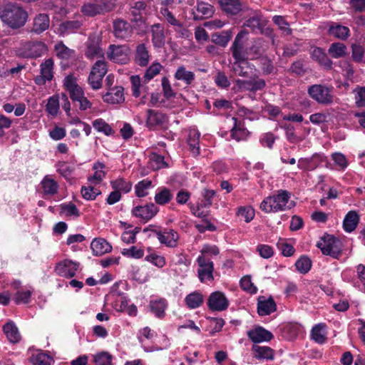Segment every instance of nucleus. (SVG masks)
Here are the masks:
<instances>
[{
  "instance_id": "f257e3e1",
  "label": "nucleus",
  "mask_w": 365,
  "mask_h": 365,
  "mask_svg": "<svg viewBox=\"0 0 365 365\" xmlns=\"http://www.w3.org/2000/svg\"><path fill=\"white\" fill-rule=\"evenodd\" d=\"M0 18L10 28L19 29L25 25L28 14L20 4L7 2L0 7Z\"/></svg>"
},
{
  "instance_id": "f03ea898",
  "label": "nucleus",
  "mask_w": 365,
  "mask_h": 365,
  "mask_svg": "<svg viewBox=\"0 0 365 365\" xmlns=\"http://www.w3.org/2000/svg\"><path fill=\"white\" fill-rule=\"evenodd\" d=\"M290 198V193L287 190H280L276 195L269 196L263 200L260 204V209L265 212H278L290 209L294 206V202H291L287 205Z\"/></svg>"
},
{
  "instance_id": "7ed1b4c3",
  "label": "nucleus",
  "mask_w": 365,
  "mask_h": 365,
  "mask_svg": "<svg viewBox=\"0 0 365 365\" xmlns=\"http://www.w3.org/2000/svg\"><path fill=\"white\" fill-rule=\"evenodd\" d=\"M322 254L329 255L334 259H339L341 255L342 243L334 235H324L317 244Z\"/></svg>"
},
{
  "instance_id": "20e7f679",
  "label": "nucleus",
  "mask_w": 365,
  "mask_h": 365,
  "mask_svg": "<svg viewBox=\"0 0 365 365\" xmlns=\"http://www.w3.org/2000/svg\"><path fill=\"white\" fill-rule=\"evenodd\" d=\"M115 8V0H105L101 3H85L81 7V12L88 17L104 15Z\"/></svg>"
},
{
  "instance_id": "39448f33",
  "label": "nucleus",
  "mask_w": 365,
  "mask_h": 365,
  "mask_svg": "<svg viewBox=\"0 0 365 365\" xmlns=\"http://www.w3.org/2000/svg\"><path fill=\"white\" fill-rule=\"evenodd\" d=\"M333 88L324 85L315 84L308 88V93L317 102L321 104L329 105L333 103Z\"/></svg>"
},
{
  "instance_id": "423d86ee",
  "label": "nucleus",
  "mask_w": 365,
  "mask_h": 365,
  "mask_svg": "<svg viewBox=\"0 0 365 365\" xmlns=\"http://www.w3.org/2000/svg\"><path fill=\"white\" fill-rule=\"evenodd\" d=\"M130 48L128 45H110L107 52V57L110 61L125 64L130 61Z\"/></svg>"
},
{
  "instance_id": "0eeeda50",
  "label": "nucleus",
  "mask_w": 365,
  "mask_h": 365,
  "mask_svg": "<svg viewBox=\"0 0 365 365\" xmlns=\"http://www.w3.org/2000/svg\"><path fill=\"white\" fill-rule=\"evenodd\" d=\"M248 34L246 30L240 31L230 47L232 57L237 61H245L246 60V52L245 50V41L244 38Z\"/></svg>"
},
{
  "instance_id": "6e6552de",
  "label": "nucleus",
  "mask_w": 365,
  "mask_h": 365,
  "mask_svg": "<svg viewBox=\"0 0 365 365\" xmlns=\"http://www.w3.org/2000/svg\"><path fill=\"white\" fill-rule=\"evenodd\" d=\"M207 304L211 311L222 312L228 308L229 300L223 292L216 291L211 293Z\"/></svg>"
},
{
  "instance_id": "1a4fd4ad",
  "label": "nucleus",
  "mask_w": 365,
  "mask_h": 365,
  "mask_svg": "<svg viewBox=\"0 0 365 365\" xmlns=\"http://www.w3.org/2000/svg\"><path fill=\"white\" fill-rule=\"evenodd\" d=\"M221 10L228 16H236L247 7L242 0H218Z\"/></svg>"
},
{
  "instance_id": "9d476101",
  "label": "nucleus",
  "mask_w": 365,
  "mask_h": 365,
  "mask_svg": "<svg viewBox=\"0 0 365 365\" xmlns=\"http://www.w3.org/2000/svg\"><path fill=\"white\" fill-rule=\"evenodd\" d=\"M197 262L200 267L197 273L200 282H204L205 279L213 280V262L205 258V256H199Z\"/></svg>"
},
{
  "instance_id": "9b49d317",
  "label": "nucleus",
  "mask_w": 365,
  "mask_h": 365,
  "mask_svg": "<svg viewBox=\"0 0 365 365\" xmlns=\"http://www.w3.org/2000/svg\"><path fill=\"white\" fill-rule=\"evenodd\" d=\"M78 267L79 263L73 262L69 259H65L56 265L55 270L56 273L61 277L71 278L75 276Z\"/></svg>"
},
{
  "instance_id": "f8f14e48",
  "label": "nucleus",
  "mask_w": 365,
  "mask_h": 365,
  "mask_svg": "<svg viewBox=\"0 0 365 365\" xmlns=\"http://www.w3.org/2000/svg\"><path fill=\"white\" fill-rule=\"evenodd\" d=\"M153 232L161 244L172 248L178 246L179 235L174 230H165L164 232L154 230Z\"/></svg>"
},
{
  "instance_id": "ddd939ff",
  "label": "nucleus",
  "mask_w": 365,
  "mask_h": 365,
  "mask_svg": "<svg viewBox=\"0 0 365 365\" xmlns=\"http://www.w3.org/2000/svg\"><path fill=\"white\" fill-rule=\"evenodd\" d=\"M158 212V207L154 203H150L144 206L135 207L132 210V214L147 221L153 218Z\"/></svg>"
},
{
  "instance_id": "4468645a",
  "label": "nucleus",
  "mask_w": 365,
  "mask_h": 365,
  "mask_svg": "<svg viewBox=\"0 0 365 365\" xmlns=\"http://www.w3.org/2000/svg\"><path fill=\"white\" fill-rule=\"evenodd\" d=\"M237 85L242 89L250 92H256L262 90L266 86V82L264 79L251 78L250 80H237Z\"/></svg>"
},
{
  "instance_id": "2eb2a0df",
  "label": "nucleus",
  "mask_w": 365,
  "mask_h": 365,
  "mask_svg": "<svg viewBox=\"0 0 365 365\" xmlns=\"http://www.w3.org/2000/svg\"><path fill=\"white\" fill-rule=\"evenodd\" d=\"M247 336L254 343L269 341L273 338L269 331L259 326L248 331Z\"/></svg>"
},
{
  "instance_id": "dca6fc26",
  "label": "nucleus",
  "mask_w": 365,
  "mask_h": 365,
  "mask_svg": "<svg viewBox=\"0 0 365 365\" xmlns=\"http://www.w3.org/2000/svg\"><path fill=\"white\" fill-rule=\"evenodd\" d=\"M277 305L272 297L267 299L264 296H260L257 302V312L260 316L269 315L275 312Z\"/></svg>"
},
{
  "instance_id": "f3484780",
  "label": "nucleus",
  "mask_w": 365,
  "mask_h": 365,
  "mask_svg": "<svg viewBox=\"0 0 365 365\" xmlns=\"http://www.w3.org/2000/svg\"><path fill=\"white\" fill-rule=\"evenodd\" d=\"M25 57L37 58L46 51V45L42 42H28L24 45Z\"/></svg>"
},
{
  "instance_id": "a211bd4d",
  "label": "nucleus",
  "mask_w": 365,
  "mask_h": 365,
  "mask_svg": "<svg viewBox=\"0 0 365 365\" xmlns=\"http://www.w3.org/2000/svg\"><path fill=\"white\" fill-rule=\"evenodd\" d=\"M103 101L106 103L116 104L124 101L123 88L115 86L109 88L108 92L103 96Z\"/></svg>"
},
{
  "instance_id": "6ab92c4d",
  "label": "nucleus",
  "mask_w": 365,
  "mask_h": 365,
  "mask_svg": "<svg viewBox=\"0 0 365 365\" xmlns=\"http://www.w3.org/2000/svg\"><path fill=\"white\" fill-rule=\"evenodd\" d=\"M147 4L143 1H138L130 6V14L132 16V21H143L146 14Z\"/></svg>"
},
{
  "instance_id": "aec40b11",
  "label": "nucleus",
  "mask_w": 365,
  "mask_h": 365,
  "mask_svg": "<svg viewBox=\"0 0 365 365\" xmlns=\"http://www.w3.org/2000/svg\"><path fill=\"white\" fill-rule=\"evenodd\" d=\"M160 14L168 23L175 27V31L181 33L182 36H185L187 34L188 31L183 28L182 24L174 16L168 8H162L160 9Z\"/></svg>"
},
{
  "instance_id": "412c9836",
  "label": "nucleus",
  "mask_w": 365,
  "mask_h": 365,
  "mask_svg": "<svg viewBox=\"0 0 365 365\" xmlns=\"http://www.w3.org/2000/svg\"><path fill=\"white\" fill-rule=\"evenodd\" d=\"M113 33L116 38L125 39L130 35V26L125 21L115 20L113 21Z\"/></svg>"
},
{
  "instance_id": "4be33fe9",
  "label": "nucleus",
  "mask_w": 365,
  "mask_h": 365,
  "mask_svg": "<svg viewBox=\"0 0 365 365\" xmlns=\"http://www.w3.org/2000/svg\"><path fill=\"white\" fill-rule=\"evenodd\" d=\"M91 248L95 255L101 256L110 252L112 246L103 238H96L92 241Z\"/></svg>"
},
{
  "instance_id": "5701e85b",
  "label": "nucleus",
  "mask_w": 365,
  "mask_h": 365,
  "mask_svg": "<svg viewBox=\"0 0 365 365\" xmlns=\"http://www.w3.org/2000/svg\"><path fill=\"white\" fill-rule=\"evenodd\" d=\"M134 60L141 67L148 66L150 61V55L145 43H140L137 46Z\"/></svg>"
},
{
  "instance_id": "b1692460",
  "label": "nucleus",
  "mask_w": 365,
  "mask_h": 365,
  "mask_svg": "<svg viewBox=\"0 0 365 365\" xmlns=\"http://www.w3.org/2000/svg\"><path fill=\"white\" fill-rule=\"evenodd\" d=\"M214 14V7L205 2H198L196 12H193L194 19H202L211 17Z\"/></svg>"
},
{
  "instance_id": "393cba45",
  "label": "nucleus",
  "mask_w": 365,
  "mask_h": 365,
  "mask_svg": "<svg viewBox=\"0 0 365 365\" xmlns=\"http://www.w3.org/2000/svg\"><path fill=\"white\" fill-rule=\"evenodd\" d=\"M3 331L9 341L13 344L19 342L21 339L19 329L12 321L8 322L3 326Z\"/></svg>"
},
{
  "instance_id": "a878e982",
  "label": "nucleus",
  "mask_w": 365,
  "mask_h": 365,
  "mask_svg": "<svg viewBox=\"0 0 365 365\" xmlns=\"http://www.w3.org/2000/svg\"><path fill=\"white\" fill-rule=\"evenodd\" d=\"M50 19L47 14H40L34 20L32 31L41 34L48 29Z\"/></svg>"
},
{
  "instance_id": "bb28decb",
  "label": "nucleus",
  "mask_w": 365,
  "mask_h": 365,
  "mask_svg": "<svg viewBox=\"0 0 365 365\" xmlns=\"http://www.w3.org/2000/svg\"><path fill=\"white\" fill-rule=\"evenodd\" d=\"M165 120V115L154 110L148 109L147 110L146 125L148 128H153L155 125H162Z\"/></svg>"
},
{
  "instance_id": "cd10ccee",
  "label": "nucleus",
  "mask_w": 365,
  "mask_h": 365,
  "mask_svg": "<svg viewBox=\"0 0 365 365\" xmlns=\"http://www.w3.org/2000/svg\"><path fill=\"white\" fill-rule=\"evenodd\" d=\"M152 41L155 48H161L165 44V34L163 28L159 24H154L151 27Z\"/></svg>"
},
{
  "instance_id": "c85d7f7f",
  "label": "nucleus",
  "mask_w": 365,
  "mask_h": 365,
  "mask_svg": "<svg viewBox=\"0 0 365 365\" xmlns=\"http://www.w3.org/2000/svg\"><path fill=\"white\" fill-rule=\"evenodd\" d=\"M359 222V216L356 211H349L345 216L343 222V227L347 232H353Z\"/></svg>"
},
{
  "instance_id": "c756f323",
  "label": "nucleus",
  "mask_w": 365,
  "mask_h": 365,
  "mask_svg": "<svg viewBox=\"0 0 365 365\" xmlns=\"http://www.w3.org/2000/svg\"><path fill=\"white\" fill-rule=\"evenodd\" d=\"M312 57L324 68L327 70H331L332 68L331 60L329 58L322 48H315L312 52Z\"/></svg>"
},
{
  "instance_id": "7c9ffc66",
  "label": "nucleus",
  "mask_w": 365,
  "mask_h": 365,
  "mask_svg": "<svg viewBox=\"0 0 365 365\" xmlns=\"http://www.w3.org/2000/svg\"><path fill=\"white\" fill-rule=\"evenodd\" d=\"M232 119L235 120V125L231 130L232 138L237 141L245 140L250 134L249 131L244 127V123H238L236 118Z\"/></svg>"
},
{
  "instance_id": "2f4dec72",
  "label": "nucleus",
  "mask_w": 365,
  "mask_h": 365,
  "mask_svg": "<svg viewBox=\"0 0 365 365\" xmlns=\"http://www.w3.org/2000/svg\"><path fill=\"white\" fill-rule=\"evenodd\" d=\"M232 33L230 30L216 32L212 34L211 41L221 47H226L232 38Z\"/></svg>"
},
{
  "instance_id": "473e14b6",
  "label": "nucleus",
  "mask_w": 365,
  "mask_h": 365,
  "mask_svg": "<svg viewBox=\"0 0 365 365\" xmlns=\"http://www.w3.org/2000/svg\"><path fill=\"white\" fill-rule=\"evenodd\" d=\"M81 26V22L78 20L66 21L59 24L58 31L61 36H64L66 34L74 32Z\"/></svg>"
},
{
  "instance_id": "72a5a7b5",
  "label": "nucleus",
  "mask_w": 365,
  "mask_h": 365,
  "mask_svg": "<svg viewBox=\"0 0 365 365\" xmlns=\"http://www.w3.org/2000/svg\"><path fill=\"white\" fill-rule=\"evenodd\" d=\"M254 356L257 359H272L274 351L269 346L253 345L252 349Z\"/></svg>"
},
{
  "instance_id": "f704fd0d",
  "label": "nucleus",
  "mask_w": 365,
  "mask_h": 365,
  "mask_svg": "<svg viewBox=\"0 0 365 365\" xmlns=\"http://www.w3.org/2000/svg\"><path fill=\"white\" fill-rule=\"evenodd\" d=\"M167 306L168 303L164 299L151 301L150 303V311L158 318H163L165 316V309Z\"/></svg>"
},
{
  "instance_id": "c9c22d12",
  "label": "nucleus",
  "mask_w": 365,
  "mask_h": 365,
  "mask_svg": "<svg viewBox=\"0 0 365 365\" xmlns=\"http://www.w3.org/2000/svg\"><path fill=\"white\" fill-rule=\"evenodd\" d=\"M185 303L186 305L190 309H195L201 306L204 302V297L203 295L198 292H194L190 294H189L185 297Z\"/></svg>"
},
{
  "instance_id": "e433bc0d",
  "label": "nucleus",
  "mask_w": 365,
  "mask_h": 365,
  "mask_svg": "<svg viewBox=\"0 0 365 365\" xmlns=\"http://www.w3.org/2000/svg\"><path fill=\"white\" fill-rule=\"evenodd\" d=\"M41 186L46 195H55L58 188L57 182L48 176L44 177L42 180Z\"/></svg>"
},
{
  "instance_id": "4c0bfd02",
  "label": "nucleus",
  "mask_w": 365,
  "mask_h": 365,
  "mask_svg": "<svg viewBox=\"0 0 365 365\" xmlns=\"http://www.w3.org/2000/svg\"><path fill=\"white\" fill-rule=\"evenodd\" d=\"M329 34L336 38L344 40L349 36V29L346 26L337 24L329 27Z\"/></svg>"
},
{
  "instance_id": "58836bf2",
  "label": "nucleus",
  "mask_w": 365,
  "mask_h": 365,
  "mask_svg": "<svg viewBox=\"0 0 365 365\" xmlns=\"http://www.w3.org/2000/svg\"><path fill=\"white\" fill-rule=\"evenodd\" d=\"M175 78L177 80L184 81L186 84L190 85L195 79V74L192 71H186L184 66H180L175 72Z\"/></svg>"
},
{
  "instance_id": "ea45409f",
  "label": "nucleus",
  "mask_w": 365,
  "mask_h": 365,
  "mask_svg": "<svg viewBox=\"0 0 365 365\" xmlns=\"http://www.w3.org/2000/svg\"><path fill=\"white\" fill-rule=\"evenodd\" d=\"M105 168V165L102 163L98 162L94 164L93 169L96 170L93 176L88 178V181L91 183L98 184L100 183L103 178L106 176V173L102 170Z\"/></svg>"
},
{
  "instance_id": "a19ab883",
  "label": "nucleus",
  "mask_w": 365,
  "mask_h": 365,
  "mask_svg": "<svg viewBox=\"0 0 365 365\" xmlns=\"http://www.w3.org/2000/svg\"><path fill=\"white\" fill-rule=\"evenodd\" d=\"M324 325L319 324L315 325L311 331L312 339L318 344H323L326 341L325 333L324 332Z\"/></svg>"
},
{
  "instance_id": "79ce46f5",
  "label": "nucleus",
  "mask_w": 365,
  "mask_h": 365,
  "mask_svg": "<svg viewBox=\"0 0 365 365\" xmlns=\"http://www.w3.org/2000/svg\"><path fill=\"white\" fill-rule=\"evenodd\" d=\"M173 198L170 190L166 187L162 188L155 195V201L158 205H163L168 203Z\"/></svg>"
},
{
  "instance_id": "37998d69",
  "label": "nucleus",
  "mask_w": 365,
  "mask_h": 365,
  "mask_svg": "<svg viewBox=\"0 0 365 365\" xmlns=\"http://www.w3.org/2000/svg\"><path fill=\"white\" fill-rule=\"evenodd\" d=\"M346 46L342 43H333L330 45L328 52L333 58H340L346 54Z\"/></svg>"
},
{
  "instance_id": "c03bdc74",
  "label": "nucleus",
  "mask_w": 365,
  "mask_h": 365,
  "mask_svg": "<svg viewBox=\"0 0 365 365\" xmlns=\"http://www.w3.org/2000/svg\"><path fill=\"white\" fill-rule=\"evenodd\" d=\"M86 56L89 58L103 56V52L98 42L90 41L88 43Z\"/></svg>"
},
{
  "instance_id": "a18cd8bd",
  "label": "nucleus",
  "mask_w": 365,
  "mask_h": 365,
  "mask_svg": "<svg viewBox=\"0 0 365 365\" xmlns=\"http://www.w3.org/2000/svg\"><path fill=\"white\" fill-rule=\"evenodd\" d=\"M272 20L284 34L287 36L292 34V30L289 28V24L285 20L284 16L277 15L273 16Z\"/></svg>"
},
{
  "instance_id": "49530a36",
  "label": "nucleus",
  "mask_w": 365,
  "mask_h": 365,
  "mask_svg": "<svg viewBox=\"0 0 365 365\" xmlns=\"http://www.w3.org/2000/svg\"><path fill=\"white\" fill-rule=\"evenodd\" d=\"M199 138L200 133L198 132L193 131L190 133L187 144L195 155H197L200 153Z\"/></svg>"
},
{
  "instance_id": "de8ad7c7",
  "label": "nucleus",
  "mask_w": 365,
  "mask_h": 365,
  "mask_svg": "<svg viewBox=\"0 0 365 365\" xmlns=\"http://www.w3.org/2000/svg\"><path fill=\"white\" fill-rule=\"evenodd\" d=\"M56 56L62 59H68L74 54V51L66 46L63 42H59L54 47Z\"/></svg>"
},
{
  "instance_id": "09e8293b",
  "label": "nucleus",
  "mask_w": 365,
  "mask_h": 365,
  "mask_svg": "<svg viewBox=\"0 0 365 365\" xmlns=\"http://www.w3.org/2000/svg\"><path fill=\"white\" fill-rule=\"evenodd\" d=\"M59 98L58 96H53L48 99L47 104L46 106V110L48 114L56 116L59 110Z\"/></svg>"
},
{
  "instance_id": "8fccbe9b",
  "label": "nucleus",
  "mask_w": 365,
  "mask_h": 365,
  "mask_svg": "<svg viewBox=\"0 0 365 365\" xmlns=\"http://www.w3.org/2000/svg\"><path fill=\"white\" fill-rule=\"evenodd\" d=\"M53 61L52 58H48L41 64V74L45 78L51 81L53 76Z\"/></svg>"
},
{
  "instance_id": "3c124183",
  "label": "nucleus",
  "mask_w": 365,
  "mask_h": 365,
  "mask_svg": "<svg viewBox=\"0 0 365 365\" xmlns=\"http://www.w3.org/2000/svg\"><path fill=\"white\" fill-rule=\"evenodd\" d=\"M93 126L98 132H102L106 135H112L114 132L112 128L102 118H98L93 122Z\"/></svg>"
},
{
  "instance_id": "603ef678",
  "label": "nucleus",
  "mask_w": 365,
  "mask_h": 365,
  "mask_svg": "<svg viewBox=\"0 0 365 365\" xmlns=\"http://www.w3.org/2000/svg\"><path fill=\"white\" fill-rule=\"evenodd\" d=\"M296 269L302 274H306L312 267V261L307 256L301 257L295 263Z\"/></svg>"
},
{
  "instance_id": "864d4df0",
  "label": "nucleus",
  "mask_w": 365,
  "mask_h": 365,
  "mask_svg": "<svg viewBox=\"0 0 365 365\" xmlns=\"http://www.w3.org/2000/svg\"><path fill=\"white\" fill-rule=\"evenodd\" d=\"M52 358L44 353H38L31 357V361L34 365H51Z\"/></svg>"
},
{
  "instance_id": "5fc2aeb1",
  "label": "nucleus",
  "mask_w": 365,
  "mask_h": 365,
  "mask_svg": "<svg viewBox=\"0 0 365 365\" xmlns=\"http://www.w3.org/2000/svg\"><path fill=\"white\" fill-rule=\"evenodd\" d=\"M110 183L112 187L119 192L123 191L124 192H128L132 187V184L130 182L125 181L123 178H119L114 181H111Z\"/></svg>"
},
{
  "instance_id": "6e6d98bb",
  "label": "nucleus",
  "mask_w": 365,
  "mask_h": 365,
  "mask_svg": "<svg viewBox=\"0 0 365 365\" xmlns=\"http://www.w3.org/2000/svg\"><path fill=\"white\" fill-rule=\"evenodd\" d=\"M112 359V355L106 351L100 352L94 357L96 365H113Z\"/></svg>"
},
{
  "instance_id": "4d7b16f0",
  "label": "nucleus",
  "mask_w": 365,
  "mask_h": 365,
  "mask_svg": "<svg viewBox=\"0 0 365 365\" xmlns=\"http://www.w3.org/2000/svg\"><path fill=\"white\" fill-rule=\"evenodd\" d=\"M262 16L256 14L254 16L249 18L245 22V26L249 27L255 31V29H260L262 26Z\"/></svg>"
},
{
  "instance_id": "13d9d810",
  "label": "nucleus",
  "mask_w": 365,
  "mask_h": 365,
  "mask_svg": "<svg viewBox=\"0 0 365 365\" xmlns=\"http://www.w3.org/2000/svg\"><path fill=\"white\" fill-rule=\"evenodd\" d=\"M259 61L260 68L264 75H269L273 72L274 67L270 58L267 56H262L259 58Z\"/></svg>"
},
{
  "instance_id": "bf43d9fd",
  "label": "nucleus",
  "mask_w": 365,
  "mask_h": 365,
  "mask_svg": "<svg viewBox=\"0 0 365 365\" xmlns=\"http://www.w3.org/2000/svg\"><path fill=\"white\" fill-rule=\"evenodd\" d=\"M101 192L99 190L94 188L92 186L82 187L81 194L84 199L87 200H95L96 197Z\"/></svg>"
},
{
  "instance_id": "052dcab7",
  "label": "nucleus",
  "mask_w": 365,
  "mask_h": 365,
  "mask_svg": "<svg viewBox=\"0 0 365 365\" xmlns=\"http://www.w3.org/2000/svg\"><path fill=\"white\" fill-rule=\"evenodd\" d=\"M152 185L151 180H144L139 182L135 185V193L139 197H145L148 195L146 190L149 188Z\"/></svg>"
},
{
  "instance_id": "680f3d73",
  "label": "nucleus",
  "mask_w": 365,
  "mask_h": 365,
  "mask_svg": "<svg viewBox=\"0 0 365 365\" xmlns=\"http://www.w3.org/2000/svg\"><path fill=\"white\" fill-rule=\"evenodd\" d=\"M240 286L242 289L250 294H255L257 292V287L254 286L251 281V278L249 276L244 277L240 280Z\"/></svg>"
},
{
  "instance_id": "e2e57ef3",
  "label": "nucleus",
  "mask_w": 365,
  "mask_h": 365,
  "mask_svg": "<svg viewBox=\"0 0 365 365\" xmlns=\"http://www.w3.org/2000/svg\"><path fill=\"white\" fill-rule=\"evenodd\" d=\"M107 71V64L106 61L103 60H98L93 66L91 72L98 76H105Z\"/></svg>"
},
{
  "instance_id": "0e129e2a",
  "label": "nucleus",
  "mask_w": 365,
  "mask_h": 365,
  "mask_svg": "<svg viewBox=\"0 0 365 365\" xmlns=\"http://www.w3.org/2000/svg\"><path fill=\"white\" fill-rule=\"evenodd\" d=\"M162 66L159 63H153L146 71L144 78L147 81L151 80L157 74H158L162 68Z\"/></svg>"
},
{
  "instance_id": "69168bd1",
  "label": "nucleus",
  "mask_w": 365,
  "mask_h": 365,
  "mask_svg": "<svg viewBox=\"0 0 365 365\" xmlns=\"http://www.w3.org/2000/svg\"><path fill=\"white\" fill-rule=\"evenodd\" d=\"M61 211L66 213L67 216H75L78 217L80 215V212L78 210L76 205L73 203L68 204H62L61 205Z\"/></svg>"
},
{
  "instance_id": "338daca9",
  "label": "nucleus",
  "mask_w": 365,
  "mask_h": 365,
  "mask_svg": "<svg viewBox=\"0 0 365 365\" xmlns=\"http://www.w3.org/2000/svg\"><path fill=\"white\" fill-rule=\"evenodd\" d=\"M145 260L152 262L158 267L162 268L165 265V259L163 256L152 253L145 257Z\"/></svg>"
},
{
  "instance_id": "774afa93",
  "label": "nucleus",
  "mask_w": 365,
  "mask_h": 365,
  "mask_svg": "<svg viewBox=\"0 0 365 365\" xmlns=\"http://www.w3.org/2000/svg\"><path fill=\"white\" fill-rule=\"evenodd\" d=\"M355 103L357 107L365 106V87H359L354 90Z\"/></svg>"
}]
</instances>
